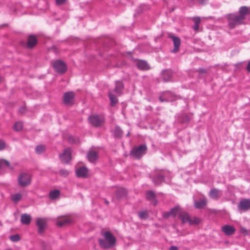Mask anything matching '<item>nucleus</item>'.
<instances>
[{
    "label": "nucleus",
    "mask_w": 250,
    "mask_h": 250,
    "mask_svg": "<svg viewBox=\"0 0 250 250\" xmlns=\"http://www.w3.org/2000/svg\"><path fill=\"white\" fill-rule=\"evenodd\" d=\"M239 16L245 18V17L250 14V11L248 7L243 6L240 7L239 10Z\"/></svg>",
    "instance_id": "nucleus-27"
},
{
    "label": "nucleus",
    "mask_w": 250,
    "mask_h": 250,
    "mask_svg": "<svg viewBox=\"0 0 250 250\" xmlns=\"http://www.w3.org/2000/svg\"><path fill=\"white\" fill-rule=\"evenodd\" d=\"M188 1L193 2L195 0H188Z\"/></svg>",
    "instance_id": "nucleus-57"
},
{
    "label": "nucleus",
    "mask_w": 250,
    "mask_h": 250,
    "mask_svg": "<svg viewBox=\"0 0 250 250\" xmlns=\"http://www.w3.org/2000/svg\"><path fill=\"white\" fill-rule=\"evenodd\" d=\"M88 169L85 167H81L76 170V174L78 177L86 178L88 177Z\"/></svg>",
    "instance_id": "nucleus-17"
},
{
    "label": "nucleus",
    "mask_w": 250,
    "mask_h": 250,
    "mask_svg": "<svg viewBox=\"0 0 250 250\" xmlns=\"http://www.w3.org/2000/svg\"><path fill=\"white\" fill-rule=\"evenodd\" d=\"M66 1V0H56V3L57 5H62Z\"/></svg>",
    "instance_id": "nucleus-47"
},
{
    "label": "nucleus",
    "mask_w": 250,
    "mask_h": 250,
    "mask_svg": "<svg viewBox=\"0 0 250 250\" xmlns=\"http://www.w3.org/2000/svg\"><path fill=\"white\" fill-rule=\"evenodd\" d=\"M6 147V143L3 140H0V151L3 150Z\"/></svg>",
    "instance_id": "nucleus-45"
},
{
    "label": "nucleus",
    "mask_w": 250,
    "mask_h": 250,
    "mask_svg": "<svg viewBox=\"0 0 250 250\" xmlns=\"http://www.w3.org/2000/svg\"><path fill=\"white\" fill-rule=\"evenodd\" d=\"M60 158L63 164H69L72 158L71 148L67 147L64 149L62 153L60 155Z\"/></svg>",
    "instance_id": "nucleus-7"
},
{
    "label": "nucleus",
    "mask_w": 250,
    "mask_h": 250,
    "mask_svg": "<svg viewBox=\"0 0 250 250\" xmlns=\"http://www.w3.org/2000/svg\"><path fill=\"white\" fill-rule=\"evenodd\" d=\"M67 141L70 144H79L80 143V138L73 136H69L67 138Z\"/></svg>",
    "instance_id": "nucleus-32"
},
{
    "label": "nucleus",
    "mask_w": 250,
    "mask_h": 250,
    "mask_svg": "<svg viewBox=\"0 0 250 250\" xmlns=\"http://www.w3.org/2000/svg\"><path fill=\"white\" fill-rule=\"evenodd\" d=\"M159 100L161 102H168V100L166 96V95H164V96H161L159 97Z\"/></svg>",
    "instance_id": "nucleus-46"
},
{
    "label": "nucleus",
    "mask_w": 250,
    "mask_h": 250,
    "mask_svg": "<svg viewBox=\"0 0 250 250\" xmlns=\"http://www.w3.org/2000/svg\"><path fill=\"white\" fill-rule=\"evenodd\" d=\"M8 23H4V24H3L2 25V26H8Z\"/></svg>",
    "instance_id": "nucleus-56"
},
{
    "label": "nucleus",
    "mask_w": 250,
    "mask_h": 250,
    "mask_svg": "<svg viewBox=\"0 0 250 250\" xmlns=\"http://www.w3.org/2000/svg\"><path fill=\"white\" fill-rule=\"evenodd\" d=\"M147 146L145 144H141L138 146L133 148L130 152V155L137 159H140L143 156L146 154Z\"/></svg>",
    "instance_id": "nucleus-4"
},
{
    "label": "nucleus",
    "mask_w": 250,
    "mask_h": 250,
    "mask_svg": "<svg viewBox=\"0 0 250 250\" xmlns=\"http://www.w3.org/2000/svg\"><path fill=\"white\" fill-rule=\"evenodd\" d=\"M176 117L177 123L183 125H187L191 119V117L188 114L185 113L177 114Z\"/></svg>",
    "instance_id": "nucleus-14"
},
{
    "label": "nucleus",
    "mask_w": 250,
    "mask_h": 250,
    "mask_svg": "<svg viewBox=\"0 0 250 250\" xmlns=\"http://www.w3.org/2000/svg\"><path fill=\"white\" fill-rule=\"evenodd\" d=\"M138 216L142 220H146L149 217V214L147 211L144 210L138 212Z\"/></svg>",
    "instance_id": "nucleus-34"
},
{
    "label": "nucleus",
    "mask_w": 250,
    "mask_h": 250,
    "mask_svg": "<svg viewBox=\"0 0 250 250\" xmlns=\"http://www.w3.org/2000/svg\"><path fill=\"white\" fill-rule=\"evenodd\" d=\"M146 196L148 200L150 201L154 206L156 205L157 200L156 198V194L153 191L151 190L148 191L146 193Z\"/></svg>",
    "instance_id": "nucleus-21"
},
{
    "label": "nucleus",
    "mask_w": 250,
    "mask_h": 250,
    "mask_svg": "<svg viewBox=\"0 0 250 250\" xmlns=\"http://www.w3.org/2000/svg\"><path fill=\"white\" fill-rule=\"evenodd\" d=\"M130 134V133L129 132H128L126 134V136H128Z\"/></svg>",
    "instance_id": "nucleus-58"
},
{
    "label": "nucleus",
    "mask_w": 250,
    "mask_h": 250,
    "mask_svg": "<svg viewBox=\"0 0 250 250\" xmlns=\"http://www.w3.org/2000/svg\"><path fill=\"white\" fill-rule=\"evenodd\" d=\"M74 101L75 93L73 91H68L63 94L62 102L65 105L70 106L73 105Z\"/></svg>",
    "instance_id": "nucleus-9"
},
{
    "label": "nucleus",
    "mask_w": 250,
    "mask_h": 250,
    "mask_svg": "<svg viewBox=\"0 0 250 250\" xmlns=\"http://www.w3.org/2000/svg\"><path fill=\"white\" fill-rule=\"evenodd\" d=\"M172 214L170 213V212H166L164 213V217L165 218H167L168 217H169L170 216H172L171 215Z\"/></svg>",
    "instance_id": "nucleus-49"
},
{
    "label": "nucleus",
    "mask_w": 250,
    "mask_h": 250,
    "mask_svg": "<svg viewBox=\"0 0 250 250\" xmlns=\"http://www.w3.org/2000/svg\"><path fill=\"white\" fill-rule=\"evenodd\" d=\"M241 230L244 233H247V230L245 228H242Z\"/></svg>",
    "instance_id": "nucleus-54"
},
{
    "label": "nucleus",
    "mask_w": 250,
    "mask_h": 250,
    "mask_svg": "<svg viewBox=\"0 0 250 250\" xmlns=\"http://www.w3.org/2000/svg\"><path fill=\"white\" fill-rule=\"evenodd\" d=\"M19 183L22 187H27L31 183V175L26 173H22L18 178Z\"/></svg>",
    "instance_id": "nucleus-10"
},
{
    "label": "nucleus",
    "mask_w": 250,
    "mask_h": 250,
    "mask_svg": "<svg viewBox=\"0 0 250 250\" xmlns=\"http://www.w3.org/2000/svg\"><path fill=\"white\" fill-rule=\"evenodd\" d=\"M124 85L122 82L117 81L116 83V86L113 90V92H115L118 96H121L123 93Z\"/></svg>",
    "instance_id": "nucleus-20"
},
{
    "label": "nucleus",
    "mask_w": 250,
    "mask_h": 250,
    "mask_svg": "<svg viewBox=\"0 0 250 250\" xmlns=\"http://www.w3.org/2000/svg\"><path fill=\"white\" fill-rule=\"evenodd\" d=\"M104 203L108 205L109 204V202L106 199H104Z\"/></svg>",
    "instance_id": "nucleus-55"
},
{
    "label": "nucleus",
    "mask_w": 250,
    "mask_h": 250,
    "mask_svg": "<svg viewBox=\"0 0 250 250\" xmlns=\"http://www.w3.org/2000/svg\"><path fill=\"white\" fill-rule=\"evenodd\" d=\"M113 134L115 138H120L123 135V131L119 126H116Z\"/></svg>",
    "instance_id": "nucleus-31"
},
{
    "label": "nucleus",
    "mask_w": 250,
    "mask_h": 250,
    "mask_svg": "<svg viewBox=\"0 0 250 250\" xmlns=\"http://www.w3.org/2000/svg\"><path fill=\"white\" fill-rule=\"evenodd\" d=\"M175 8H172L171 10V11L172 12L174 10Z\"/></svg>",
    "instance_id": "nucleus-60"
},
{
    "label": "nucleus",
    "mask_w": 250,
    "mask_h": 250,
    "mask_svg": "<svg viewBox=\"0 0 250 250\" xmlns=\"http://www.w3.org/2000/svg\"><path fill=\"white\" fill-rule=\"evenodd\" d=\"M207 205V202L205 200L201 199L199 201L194 202V206L196 208L201 209L204 208Z\"/></svg>",
    "instance_id": "nucleus-28"
},
{
    "label": "nucleus",
    "mask_w": 250,
    "mask_h": 250,
    "mask_svg": "<svg viewBox=\"0 0 250 250\" xmlns=\"http://www.w3.org/2000/svg\"><path fill=\"white\" fill-rule=\"evenodd\" d=\"M131 52H126V58L130 61H135L136 62V65L137 67L142 70H148L150 68V66L146 61L139 59H134L131 56Z\"/></svg>",
    "instance_id": "nucleus-6"
},
{
    "label": "nucleus",
    "mask_w": 250,
    "mask_h": 250,
    "mask_svg": "<svg viewBox=\"0 0 250 250\" xmlns=\"http://www.w3.org/2000/svg\"><path fill=\"white\" fill-rule=\"evenodd\" d=\"M168 38L172 40L174 44V48L172 52L177 53L179 51L181 45V40L178 37L174 36L172 33H169Z\"/></svg>",
    "instance_id": "nucleus-12"
},
{
    "label": "nucleus",
    "mask_w": 250,
    "mask_h": 250,
    "mask_svg": "<svg viewBox=\"0 0 250 250\" xmlns=\"http://www.w3.org/2000/svg\"><path fill=\"white\" fill-rule=\"evenodd\" d=\"M197 0L199 3H200L201 4H202V5H205L206 3V2H205V1L206 0Z\"/></svg>",
    "instance_id": "nucleus-51"
},
{
    "label": "nucleus",
    "mask_w": 250,
    "mask_h": 250,
    "mask_svg": "<svg viewBox=\"0 0 250 250\" xmlns=\"http://www.w3.org/2000/svg\"><path fill=\"white\" fill-rule=\"evenodd\" d=\"M10 163L7 160L4 159L0 160V169L6 167H10Z\"/></svg>",
    "instance_id": "nucleus-38"
},
{
    "label": "nucleus",
    "mask_w": 250,
    "mask_h": 250,
    "mask_svg": "<svg viewBox=\"0 0 250 250\" xmlns=\"http://www.w3.org/2000/svg\"><path fill=\"white\" fill-rule=\"evenodd\" d=\"M221 191L216 188H212L209 191V196L211 198L217 200L220 196Z\"/></svg>",
    "instance_id": "nucleus-23"
},
{
    "label": "nucleus",
    "mask_w": 250,
    "mask_h": 250,
    "mask_svg": "<svg viewBox=\"0 0 250 250\" xmlns=\"http://www.w3.org/2000/svg\"><path fill=\"white\" fill-rule=\"evenodd\" d=\"M25 110H26V108L24 106H21L20 109V112H21L23 113L25 111Z\"/></svg>",
    "instance_id": "nucleus-53"
},
{
    "label": "nucleus",
    "mask_w": 250,
    "mask_h": 250,
    "mask_svg": "<svg viewBox=\"0 0 250 250\" xmlns=\"http://www.w3.org/2000/svg\"><path fill=\"white\" fill-rule=\"evenodd\" d=\"M108 97L110 101V105L111 106H114L118 103V99L116 96L111 92L108 93Z\"/></svg>",
    "instance_id": "nucleus-29"
},
{
    "label": "nucleus",
    "mask_w": 250,
    "mask_h": 250,
    "mask_svg": "<svg viewBox=\"0 0 250 250\" xmlns=\"http://www.w3.org/2000/svg\"><path fill=\"white\" fill-rule=\"evenodd\" d=\"M125 188H119L115 192V196L118 199L122 198L125 195Z\"/></svg>",
    "instance_id": "nucleus-35"
},
{
    "label": "nucleus",
    "mask_w": 250,
    "mask_h": 250,
    "mask_svg": "<svg viewBox=\"0 0 250 250\" xmlns=\"http://www.w3.org/2000/svg\"><path fill=\"white\" fill-rule=\"evenodd\" d=\"M179 217L181 220L183 224L187 223H188L189 224L190 217L189 216L188 212L186 211L180 212L179 215Z\"/></svg>",
    "instance_id": "nucleus-22"
},
{
    "label": "nucleus",
    "mask_w": 250,
    "mask_h": 250,
    "mask_svg": "<svg viewBox=\"0 0 250 250\" xmlns=\"http://www.w3.org/2000/svg\"><path fill=\"white\" fill-rule=\"evenodd\" d=\"M179 208L178 207H175L171 209L170 212L172 214V216H175L176 214L178 212Z\"/></svg>",
    "instance_id": "nucleus-42"
},
{
    "label": "nucleus",
    "mask_w": 250,
    "mask_h": 250,
    "mask_svg": "<svg viewBox=\"0 0 250 250\" xmlns=\"http://www.w3.org/2000/svg\"><path fill=\"white\" fill-rule=\"evenodd\" d=\"M246 70L250 72V61L248 62V64H247V66L246 67Z\"/></svg>",
    "instance_id": "nucleus-52"
},
{
    "label": "nucleus",
    "mask_w": 250,
    "mask_h": 250,
    "mask_svg": "<svg viewBox=\"0 0 250 250\" xmlns=\"http://www.w3.org/2000/svg\"><path fill=\"white\" fill-rule=\"evenodd\" d=\"M104 239H99L98 242L100 247L104 249H110L116 244V238L109 231L103 233Z\"/></svg>",
    "instance_id": "nucleus-1"
},
{
    "label": "nucleus",
    "mask_w": 250,
    "mask_h": 250,
    "mask_svg": "<svg viewBox=\"0 0 250 250\" xmlns=\"http://www.w3.org/2000/svg\"><path fill=\"white\" fill-rule=\"evenodd\" d=\"M200 222V220L199 218L197 217H194L193 219L190 218V220L189 222V225H198Z\"/></svg>",
    "instance_id": "nucleus-39"
},
{
    "label": "nucleus",
    "mask_w": 250,
    "mask_h": 250,
    "mask_svg": "<svg viewBox=\"0 0 250 250\" xmlns=\"http://www.w3.org/2000/svg\"><path fill=\"white\" fill-rule=\"evenodd\" d=\"M2 81V77L0 76V83Z\"/></svg>",
    "instance_id": "nucleus-59"
},
{
    "label": "nucleus",
    "mask_w": 250,
    "mask_h": 250,
    "mask_svg": "<svg viewBox=\"0 0 250 250\" xmlns=\"http://www.w3.org/2000/svg\"><path fill=\"white\" fill-rule=\"evenodd\" d=\"M227 19L229 21L228 26L230 28L233 29L236 25L243 24L245 18L239 15H235L234 14L230 13L227 15Z\"/></svg>",
    "instance_id": "nucleus-3"
},
{
    "label": "nucleus",
    "mask_w": 250,
    "mask_h": 250,
    "mask_svg": "<svg viewBox=\"0 0 250 250\" xmlns=\"http://www.w3.org/2000/svg\"><path fill=\"white\" fill-rule=\"evenodd\" d=\"M51 64L55 71L59 74L62 75L64 74L67 70V66L66 63L62 60L53 61L51 62Z\"/></svg>",
    "instance_id": "nucleus-5"
},
{
    "label": "nucleus",
    "mask_w": 250,
    "mask_h": 250,
    "mask_svg": "<svg viewBox=\"0 0 250 250\" xmlns=\"http://www.w3.org/2000/svg\"><path fill=\"white\" fill-rule=\"evenodd\" d=\"M60 195V191L59 189H56L51 190L48 195L50 199L53 200L58 198Z\"/></svg>",
    "instance_id": "nucleus-25"
},
{
    "label": "nucleus",
    "mask_w": 250,
    "mask_h": 250,
    "mask_svg": "<svg viewBox=\"0 0 250 250\" xmlns=\"http://www.w3.org/2000/svg\"><path fill=\"white\" fill-rule=\"evenodd\" d=\"M238 208L240 211H247L250 209V199H242L237 206Z\"/></svg>",
    "instance_id": "nucleus-13"
},
{
    "label": "nucleus",
    "mask_w": 250,
    "mask_h": 250,
    "mask_svg": "<svg viewBox=\"0 0 250 250\" xmlns=\"http://www.w3.org/2000/svg\"><path fill=\"white\" fill-rule=\"evenodd\" d=\"M197 71L199 72V74H203L207 73V70L206 69L204 68H200L197 70Z\"/></svg>",
    "instance_id": "nucleus-48"
},
{
    "label": "nucleus",
    "mask_w": 250,
    "mask_h": 250,
    "mask_svg": "<svg viewBox=\"0 0 250 250\" xmlns=\"http://www.w3.org/2000/svg\"><path fill=\"white\" fill-rule=\"evenodd\" d=\"M113 44V41H109L108 40H106L104 43V46L106 47H109L110 46L112 45Z\"/></svg>",
    "instance_id": "nucleus-43"
},
{
    "label": "nucleus",
    "mask_w": 250,
    "mask_h": 250,
    "mask_svg": "<svg viewBox=\"0 0 250 250\" xmlns=\"http://www.w3.org/2000/svg\"><path fill=\"white\" fill-rule=\"evenodd\" d=\"M89 123L95 127L101 126L104 123V118L99 115L95 114L88 117Z\"/></svg>",
    "instance_id": "nucleus-8"
},
{
    "label": "nucleus",
    "mask_w": 250,
    "mask_h": 250,
    "mask_svg": "<svg viewBox=\"0 0 250 250\" xmlns=\"http://www.w3.org/2000/svg\"><path fill=\"white\" fill-rule=\"evenodd\" d=\"M13 128L16 131H21L23 129V125L22 123L20 122H17L13 125Z\"/></svg>",
    "instance_id": "nucleus-37"
},
{
    "label": "nucleus",
    "mask_w": 250,
    "mask_h": 250,
    "mask_svg": "<svg viewBox=\"0 0 250 250\" xmlns=\"http://www.w3.org/2000/svg\"><path fill=\"white\" fill-rule=\"evenodd\" d=\"M59 174L63 177H67L69 174V171L65 169H62L59 171Z\"/></svg>",
    "instance_id": "nucleus-41"
},
{
    "label": "nucleus",
    "mask_w": 250,
    "mask_h": 250,
    "mask_svg": "<svg viewBox=\"0 0 250 250\" xmlns=\"http://www.w3.org/2000/svg\"><path fill=\"white\" fill-rule=\"evenodd\" d=\"M87 160L91 163H95L99 158L98 153L94 150H89L86 156Z\"/></svg>",
    "instance_id": "nucleus-18"
},
{
    "label": "nucleus",
    "mask_w": 250,
    "mask_h": 250,
    "mask_svg": "<svg viewBox=\"0 0 250 250\" xmlns=\"http://www.w3.org/2000/svg\"><path fill=\"white\" fill-rule=\"evenodd\" d=\"M36 225L38 228V232L39 234H42L47 226V222L45 219L38 218L37 219Z\"/></svg>",
    "instance_id": "nucleus-15"
},
{
    "label": "nucleus",
    "mask_w": 250,
    "mask_h": 250,
    "mask_svg": "<svg viewBox=\"0 0 250 250\" xmlns=\"http://www.w3.org/2000/svg\"><path fill=\"white\" fill-rule=\"evenodd\" d=\"M9 239L11 241L16 242L19 241L20 240L21 237L19 234H16L10 235L9 237Z\"/></svg>",
    "instance_id": "nucleus-40"
},
{
    "label": "nucleus",
    "mask_w": 250,
    "mask_h": 250,
    "mask_svg": "<svg viewBox=\"0 0 250 250\" xmlns=\"http://www.w3.org/2000/svg\"><path fill=\"white\" fill-rule=\"evenodd\" d=\"M169 250H178V249L176 246H172L169 248Z\"/></svg>",
    "instance_id": "nucleus-50"
},
{
    "label": "nucleus",
    "mask_w": 250,
    "mask_h": 250,
    "mask_svg": "<svg viewBox=\"0 0 250 250\" xmlns=\"http://www.w3.org/2000/svg\"><path fill=\"white\" fill-rule=\"evenodd\" d=\"M71 223V220L68 218H62L59 220L57 222V225L59 227H62L64 226H67L70 224Z\"/></svg>",
    "instance_id": "nucleus-26"
},
{
    "label": "nucleus",
    "mask_w": 250,
    "mask_h": 250,
    "mask_svg": "<svg viewBox=\"0 0 250 250\" xmlns=\"http://www.w3.org/2000/svg\"><path fill=\"white\" fill-rule=\"evenodd\" d=\"M167 172L163 170L155 169L149 174V177L152 179L155 186H159L165 182V178L167 176Z\"/></svg>",
    "instance_id": "nucleus-2"
},
{
    "label": "nucleus",
    "mask_w": 250,
    "mask_h": 250,
    "mask_svg": "<svg viewBox=\"0 0 250 250\" xmlns=\"http://www.w3.org/2000/svg\"><path fill=\"white\" fill-rule=\"evenodd\" d=\"M192 20L194 22V24L192 26V28L194 30V31L198 30L199 27V24L201 22L200 18L198 17H194L193 18Z\"/></svg>",
    "instance_id": "nucleus-33"
},
{
    "label": "nucleus",
    "mask_w": 250,
    "mask_h": 250,
    "mask_svg": "<svg viewBox=\"0 0 250 250\" xmlns=\"http://www.w3.org/2000/svg\"><path fill=\"white\" fill-rule=\"evenodd\" d=\"M46 150V146L45 145H40L36 146L35 152L38 154H41L44 152Z\"/></svg>",
    "instance_id": "nucleus-30"
},
{
    "label": "nucleus",
    "mask_w": 250,
    "mask_h": 250,
    "mask_svg": "<svg viewBox=\"0 0 250 250\" xmlns=\"http://www.w3.org/2000/svg\"><path fill=\"white\" fill-rule=\"evenodd\" d=\"M38 41L36 35L29 34L27 36V42L25 47L28 49L34 48L38 44Z\"/></svg>",
    "instance_id": "nucleus-11"
},
{
    "label": "nucleus",
    "mask_w": 250,
    "mask_h": 250,
    "mask_svg": "<svg viewBox=\"0 0 250 250\" xmlns=\"http://www.w3.org/2000/svg\"><path fill=\"white\" fill-rule=\"evenodd\" d=\"M161 74L163 81L167 83L171 81L173 73L171 69H167L163 70Z\"/></svg>",
    "instance_id": "nucleus-16"
},
{
    "label": "nucleus",
    "mask_w": 250,
    "mask_h": 250,
    "mask_svg": "<svg viewBox=\"0 0 250 250\" xmlns=\"http://www.w3.org/2000/svg\"><path fill=\"white\" fill-rule=\"evenodd\" d=\"M21 221L22 224L28 225L31 223V217L29 214H22L21 216Z\"/></svg>",
    "instance_id": "nucleus-24"
},
{
    "label": "nucleus",
    "mask_w": 250,
    "mask_h": 250,
    "mask_svg": "<svg viewBox=\"0 0 250 250\" xmlns=\"http://www.w3.org/2000/svg\"><path fill=\"white\" fill-rule=\"evenodd\" d=\"M22 194L20 193H16L11 196V200L15 203H18L21 200Z\"/></svg>",
    "instance_id": "nucleus-36"
},
{
    "label": "nucleus",
    "mask_w": 250,
    "mask_h": 250,
    "mask_svg": "<svg viewBox=\"0 0 250 250\" xmlns=\"http://www.w3.org/2000/svg\"><path fill=\"white\" fill-rule=\"evenodd\" d=\"M146 8V6L144 5H141L137 9H136V13L137 14H141L143 10H145Z\"/></svg>",
    "instance_id": "nucleus-44"
},
{
    "label": "nucleus",
    "mask_w": 250,
    "mask_h": 250,
    "mask_svg": "<svg viewBox=\"0 0 250 250\" xmlns=\"http://www.w3.org/2000/svg\"><path fill=\"white\" fill-rule=\"evenodd\" d=\"M222 230L226 235H231L235 231V229L232 226L226 225L222 227Z\"/></svg>",
    "instance_id": "nucleus-19"
}]
</instances>
